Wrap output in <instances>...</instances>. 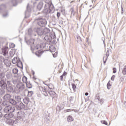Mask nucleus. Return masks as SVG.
Returning a JSON list of instances; mask_svg holds the SVG:
<instances>
[{
    "label": "nucleus",
    "mask_w": 126,
    "mask_h": 126,
    "mask_svg": "<svg viewBox=\"0 0 126 126\" xmlns=\"http://www.w3.org/2000/svg\"><path fill=\"white\" fill-rule=\"evenodd\" d=\"M9 102L7 101H3L2 103V106H4L3 109L4 113H10L9 114H6L4 115L5 119H13L14 118V114H12L14 112H15V107L12 105H9Z\"/></svg>",
    "instance_id": "obj_1"
},
{
    "label": "nucleus",
    "mask_w": 126,
    "mask_h": 126,
    "mask_svg": "<svg viewBox=\"0 0 126 126\" xmlns=\"http://www.w3.org/2000/svg\"><path fill=\"white\" fill-rule=\"evenodd\" d=\"M5 89H6L8 92L13 93V94L18 93L16 87L13 86L9 81H7V85Z\"/></svg>",
    "instance_id": "obj_2"
},
{
    "label": "nucleus",
    "mask_w": 126,
    "mask_h": 126,
    "mask_svg": "<svg viewBox=\"0 0 126 126\" xmlns=\"http://www.w3.org/2000/svg\"><path fill=\"white\" fill-rule=\"evenodd\" d=\"M48 34H50V29L48 28H45L43 29V35H45L44 37L45 41L48 43V44H55V42H52V37L51 36L48 35Z\"/></svg>",
    "instance_id": "obj_3"
},
{
    "label": "nucleus",
    "mask_w": 126,
    "mask_h": 126,
    "mask_svg": "<svg viewBox=\"0 0 126 126\" xmlns=\"http://www.w3.org/2000/svg\"><path fill=\"white\" fill-rule=\"evenodd\" d=\"M45 3L43 12L45 14H49L51 11V7L52 6V4L50 3V1L45 2Z\"/></svg>",
    "instance_id": "obj_4"
},
{
    "label": "nucleus",
    "mask_w": 126,
    "mask_h": 126,
    "mask_svg": "<svg viewBox=\"0 0 126 126\" xmlns=\"http://www.w3.org/2000/svg\"><path fill=\"white\" fill-rule=\"evenodd\" d=\"M6 123L10 126H14V125H16L18 123V120L16 118H11L7 119Z\"/></svg>",
    "instance_id": "obj_5"
},
{
    "label": "nucleus",
    "mask_w": 126,
    "mask_h": 126,
    "mask_svg": "<svg viewBox=\"0 0 126 126\" xmlns=\"http://www.w3.org/2000/svg\"><path fill=\"white\" fill-rule=\"evenodd\" d=\"M36 20L39 21L37 23L41 27H45L46 26V24L47 23L46 20L43 19L42 18H38L36 19Z\"/></svg>",
    "instance_id": "obj_6"
},
{
    "label": "nucleus",
    "mask_w": 126,
    "mask_h": 126,
    "mask_svg": "<svg viewBox=\"0 0 126 126\" xmlns=\"http://www.w3.org/2000/svg\"><path fill=\"white\" fill-rule=\"evenodd\" d=\"M25 117V113H24V112L19 111L17 112V119L20 120V121H23V119H24Z\"/></svg>",
    "instance_id": "obj_7"
},
{
    "label": "nucleus",
    "mask_w": 126,
    "mask_h": 126,
    "mask_svg": "<svg viewBox=\"0 0 126 126\" xmlns=\"http://www.w3.org/2000/svg\"><path fill=\"white\" fill-rule=\"evenodd\" d=\"M35 32H36L37 34L39 36H43L44 35V29L42 28H35L34 29Z\"/></svg>",
    "instance_id": "obj_8"
},
{
    "label": "nucleus",
    "mask_w": 126,
    "mask_h": 126,
    "mask_svg": "<svg viewBox=\"0 0 126 126\" xmlns=\"http://www.w3.org/2000/svg\"><path fill=\"white\" fill-rule=\"evenodd\" d=\"M25 88V86H24V84H23V83L19 82L16 85V89L18 91V90L19 91H22V90H24Z\"/></svg>",
    "instance_id": "obj_9"
},
{
    "label": "nucleus",
    "mask_w": 126,
    "mask_h": 126,
    "mask_svg": "<svg viewBox=\"0 0 126 126\" xmlns=\"http://www.w3.org/2000/svg\"><path fill=\"white\" fill-rule=\"evenodd\" d=\"M4 63L5 65L6 66H10V61H9V59L7 57H6L5 58H1V60L0 62H2Z\"/></svg>",
    "instance_id": "obj_10"
},
{
    "label": "nucleus",
    "mask_w": 126,
    "mask_h": 126,
    "mask_svg": "<svg viewBox=\"0 0 126 126\" xmlns=\"http://www.w3.org/2000/svg\"><path fill=\"white\" fill-rule=\"evenodd\" d=\"M28 43H29L32 51H33V50H38V47L34 45V40L30 39L28 41Z\"/></svg>",
    "instance_id": "obj_11"
},
{
    "label": "nucleus",
    "mask_w": 126,
    "mask_h": 126,
    "mask_svg": "<svg viewBox=\"0 0 126 126\" xmlns=\"http://www.w3.org/2000/svg\"><path fill=\"white\" fill-rule=\"evenodd\" d=\"M16 106L18 110H21L25 108V105L21 101L17 102Z\"/></svg>",
    "instance_id": "obj_12"
},
{
    "label": "nucleus",
    "mask_w": 126,
    "mask_h": 126,
    "mask_svg": "<svg viewBox=\"0 0 126 126\" xmlns=\"http://www.w3.org/2000/svg\"><path fill=\"white\" fill-rule=\"evenodd\" d=\"M30 12H31V7L29 6V4H28L27 6V10L25 12V18L29 17L30 16Z\"/></svg>",
    "instance_id": "obj_13"
},
{
    "label": "nucleus",
    "mask_w": 126,
    "mask_h": 126,
    "mask_svg": "<svg viewBox=\"0 0 126 126\" xmlns=\"http://www.w3.org/2000/svg\"><path fill=\"white\" fill-rule=\"evenodd\" d=\"M2 53L3 54V56H7V54H8V47H4L2 48Z\"/></svg>",
    "instance_id": "obj_14"
},
{
    "label": "nucleus",
    "mask_w": 126,
    "mask_h": 126,
    "mask_svg": "<svg viewBox=\"0 0 126 126\" xmlns=\"http://www.w3.org/2000/svg\"><path fill=\"white\" fill-rule=\"evenodd\" d=\"M6 85H7V83H6L4 80H1V81H0V87L5 89L6 88Z\"/></svg>",
    "instance_id": "obj_15"
},
{
    "label": "nucleus",
    "mask_w": 126,
    "mask_h": 126,
    "mask_svg": "<svg viewBox=\"0 0 126 126\" xmlns=\"http://www.w3.org/2000/svg\"><path fill=\"white\" fill-rule=\"evenodd\" d=\"M11 98V95L9 94H6L3 96V99L5 101H9Z\"/></svg>",
    "instance_id": "obj_16"
},
{
    "label": "nucleus",
    "mask_w": 126,
    "mask_h": 126,
    "mask_svg": "<svg viewBox=\"0 0 126 126\" xmlns=\"http://www.w3.org/2000/svg\"><path fill=\"white\" fill-rule=\"evenodd\" d=\"M43 5H44V3L42 1H40L37 6V9L38 10H41L42 8H43Z\"/></svg>",
    "instance_id": "obj_17"
},
{
    "label": "nucleus",
    "mask_w": 126,
    "mask_h": 126,
    "mask_svg": "<svg viewBox=\"0 0 126 126\" xmlns=\"http://www.w3.org/2000/svg\"><path fill=\"white\" fill-rule=\"evenodd\" d=\"M9 103H10L12 105H13L14 106H16V104H17V102L12 98L9 99Z\"/></svg>",
    "instance_id": "obj_18"
},
{
    "label": "nucleus",
    "mask_w": 126,
    "mask_h": 126,
    "mask_svg": "<svg viewBox=\"0 0 126 126\" xmlns=\"http://www.w3.org/2000/svg\"><path fill=\"white\" fill-rule=\"evenodd\" d=\"M29 102H30V99H29V97H26L23 99V103H24V104L28 105V103H29Z\"/></svg>",
    "instance_id": "obj_19"
},
{
    "label": "nucleus",
    "mask_w": 126,
    "mask_h": 126,
    "mask_svg": "<svg viewBox=\"0 0 126 126\" xmlns=\"http://www.w3.org/2000/svg\"><path fill=\"white\" fill-rule=\"evenodd\" d=\"M19 61V58H17V57H15L12 60V63H13V64H15L16 63H18V61Z\"/></svg>",
    "instance_id": "obj_20"
},
{
    "label": "nucleus",
    "mask_w": 126,
    "mask_h": 126,
    "mask_svg": "<svg viewBox=\"0 0 126 126\" xmlns=\"http://www.w3.org/2000/svg\"><path fill=\"white\" fill-rule=\"evenodd\" d=\"M17 65L18 67H20V68H22V67H23V64H22V62L20 61V60L17 63Z\"/></svg>",
    "instance_id": "obj_21"
},
{
    "label": "nucleus",
    "mask_w": 126,
    "mask_h": 126,
    "mask_svg": "<svg viewBox=\"0 0 126 126\" xmlns=\"http://www.w3.org/2000/svg\"><path fill=\"white\" fill-rule=\"evenodd\" d=\"M15 100L17 102H21V96L20 95H17L15 97Z\"/></svg>",
    "instance_id": "obj_22"
},
{
    "label": "nucleus",
    "mask_w": 126,
    "mask_h": 126,
    "mask_svg": "<svg viewBox=\"0 0 126 126\" xmlns=\"http://www.w3.org/2000/svg\"><path fill=\"white\" fill-rule=\"evenodd\" d=\"M68 100L71 104H73L75 102V100H74V97L73 96H70Z\"/></svg>",
    "instance_id": "obj_23"
},
{
    "label": "nucleus",
    "mask_w": 126,
    "mask_h": 126,
    "mask_svg": "<svg viewBox=\"0 0 126 126\" xmlns=\"http://www.w3.org/2000/svg\"><path fill=\"white\" fill-rule=\"evenodd\" d=\"M76 41L78 43H81L82 42V40H81V37L79 36V35L76 36Z\"/></svg>",
    "instance_id": "obj_24"
},
{
    "label": "nucleus",
    "mask_w": 126,
    "mask_h": 126,
    "mask_svg": "<svg viewBox=\"0 0 126 126\" xmlns=\"http://www.w3.org/2000/svg\"><path fill=\"white\" fill-rule=\"evenodd\" d=\"M108 57H109V52L107 51L105 57H103V61H104V60H105V61H106L107 60H108ZM105 61H103L104 63H106Z\"/></svg>",
    "instance_id": "obj_25"
},
{
    "label": "nucleus",
    "mask_w": 126,
    "mask_h": 126,
    "mask_svg": "<svg viewBox=\"0 0 126 126\" xmlns=\"http://www.w3.org/2000/svg\"><path fill=\"white\" fill-rule=\"evenodd\" d=\"M12 71L14 74H17V73H18V69L17 68H14L12 69Z\"/></svg>",
    "instance_id": "obj_26"
},
{
    "label": "nucleus",
    "mask_w": 126,
    "mask_h": 126,
    "mask_svg": "<svg viewBox=\"0 0 126 126\" xmlns=\"http://www.w3.org/2000/svg\"><path fill=\"white\" fill-rule=\"evenodd\" d=\"M73 121V118H72V116H69L67 117V122H70Z\"/></svg>",
    "instance_id": "obj_27"
},
{
    "label": "nucleus",
    "mask_w": 126,
    "mask_h": 126,
    "mask_svg": "<svg viewBox=\"0 0 126 126\" xmlns=\"http://www.w3.org/2000/svg\"><path fill=\"white\" fill-rule=\"evenodd\" d=\"M11 3L13 6H16V5H17V1L16 0H12Z\"/></svg>",
    "instance_id": "obj_28"
},
{
    "label": "nucleus",
    "mask_w": 126,
    "mask_h": 126,
    "mask_svg": "<svg viewBox=\"0 0 126 126\" xmlns=\"http://www.w3.org/2000/svg\"><path fill=\"white\" fill-rule=\"evenodd\" d=\"M22 80L24 83L27 84V77H26V76H24L22 78Z\"/></svg>",
    "instance_id": "obj_29"
},
{
    "label": "nucleus",
    "mask_w": 126,
    "mask_h": 126,
    "mask_svg": "<svg viewBox=\"0 0 126 126\" xmlns=\"http://www.w3.org/2000/svg\"><path fill=\"white\" fill-rule=\"evenodd\" d=\"M41 92L44 94V96H47L48 95V94H47V91L45 89L42 88Z\"/></svg>",
    "instance_id": "obj_30"
},
{
    "label": "nucleus",
    "mask_w": 126,
    "mask_h": 126,
    "mask_svg": "<svg viewBox=\"0 0 126 126\" xmlns=\"http://www.w3.org/2000/svg\"><path fill=\"white\" fill-rule=\"evenodd\" d=\"M97 99L98 101H99V103L100 104V105H102V104H103L105 101V99L103 98L100 99V98L98 97Z\"/></svg>",
    "instance_id": "obj_31"
},
{
    "label": "nucleus",
    "mask_w": 126,
    "mask_h": 126,
    "mask_svg": "<svg viewBox=\"0 0 126 126\" xmlns=\"http://www.w3.org/2000/svg\"><path fill=\"white\" fill-rule=\"evenodd\" d=\"M122 73L123 75H126V65H125L122 70Z\"/></svg>",
    "instance_id": "obj_32"
},
{
    "label": "nucleus",
    "mask_w": 126,
    "mask_h": 126,
    "mask_svg": "<svg viewBox=\"0 0 126 126\" xmlns=\"http://www.w3.org/2000/svg\"><path fill=\"white\" fill-rule=\"evenodd\" d=\"M5 93V91L4 90L2 89H0V96H1V95H3V94H4Z\"/></svg>",
    "instance_id": "obj_33"
},
{
    "label": "nucleus",
    "mask_w": 126,
    "mask_h": 126,
    "mask_svg": "<svg viewBox=\"0 0 126 126\" xmlns=\"http://www.w3.org/2000/svg\"><path fill=\"white\" fill-rule=\"evenodd\" d=\"M4 78V74L3 73H0V80H2Z\"/></svg>",
    "instance_id": "obj_34"
},
{
    "label": "nucleus",
    "mask_w": 126,
    "mask_h": 126,
    "mask_svg": "<svg viewBox=\"0 0 126 126\" xmlns=\"http://www.w3.org/2000/svg\"><path fill=\"white\" fill-rule=\"evenodd\" d=\"M49 94H50L52 97H54V96L56 97V93L55 92H50Z\"/></svg>",
    "instance_id": "obj_35"
},
{
    "label": "nucleus",
    "mask_w": 126,
    "mask_h": 126,
    "mask_svg": "<svg viewBox=\"0 0 126 126\" xmlns=\"http://www.w3.org/2000/svg\"><path fill=\"white\" fill-rule=\"evenodd\" d=\"M6 76L8 79H11V78H12V76L11 75V74H7Z\"/></svg>",
    "instance_id": "obj_36"
},
{
    "label": "nucleus",
    "mask_w": 126,
    "mask_h": 126,
    "mask_svg": "<svg viewBox=\"0 0 126 126\" xmlns=\"http://www.w3.org/2000/svg\"><path fill=\"white\" fill-rule=\"evenodd\" d=\"M8 16V13H7V11H4V13L3 14V17H6Z\"/></svg>",
    "instance_id": "obj_37"
},
{
    "label": "nucleus",
    "mask_w": 126,
    "mask_h": 126,
    "mask_svg": "<svg viewBox=\"0 0 126 126\" xmlns=\"http://www.w3.org/2000/svg\"><path fill=\"white\" fill-rule=\"evenodd\" d=\"M28 32H29V35H32V33H33V31H32V29L31 28H30L29 30H28Z\"/></svg>",
    "instance_id": "obj_38"
},
{
    "label": "nucleus",
    "mask_w": 126,
    "mask_h": 126,
    "mask_svg": "<svg viewBox=\"0 0 126 126\" xmlns=\"http://www.w3.org/2000/svg\"><path fill=\"white\" fill-rule=\"evenodd\" d=\"M101 124H103V125H105L106 126L108 125V122H107V121H101Z\"/></svg>",
    "instance_id": "obj_39"
},
{
    "label": "nucleus",
    "mask_w": 126,
    "mask_h": 126,
    "mask_svg": "<svg viewBox=\"0 0 126 126\" xmlns=\"http://www.w3.org/2000/svg\"><path fill=\"white\" fill-rule=\"evenodd\" d=\"M72 111H73V109H69L65 110V113H68V112H72Z\"/></svg>",
    "instance_id": "obj_40"
},
{
    "label": "nucleus",
    "mask_w": 126,
    "mask_h": 126,
    "mask_svg": "<svg viewBox=\"0 0 126 126\" xmlns=\"http://www.w3.org/2000/svg\"><path fill=\"white\" fill-rule=\"evenodd\" d=\"M26 85H27V87H28L29 89H30V88H32V85L30 84H26Z\"/></svg>",
    "instance_id": "obj_41"
},
{
    "label": "nucleus",
    "mask_w": 126,
    "mask_h": 126,
    "mask_svg": "<svg viewBox=\"0 0 126 126\" xmlns=\"http://www.w3.org/2000/svg\"><path fill=\"white\" fill-rule=\"evenodd\" d=\"M72 88L74 91H75V89H76V86H75V84H72Z\"/></svg>",
    "instance_id": "obj_42"
},
{
    "label": "nucleus",
    "mask_w": 126,
    "mask_h": 126,
    "mask_svg": "<svg viewBox=\"0 0 126 126\" xmlns=\"http://www.w3.org/2000/svg\"><path fill=\"white\" fill-rule=\"evenodd\" d=\"M14 47H15V44H14V43H11L10 45V47L11 49H13V48H14Z\"/></svg>",
    "instance_id": "obj_43"
},
{
    "label": "nucleus",
    "mask_w": 126,
    "mask_h": 126,
    "mask_svg": "<svg viewBox=\"0 0 126 126\" xmlns=\"http://www.w3.org/2000/svg\"><path fill=\"white\" fill-rule=\"evenodd\" d=\"M45 121H47V122H49L50 121V117L49 116H46L45 119Z\"/></svg>",
    "instance_id": "obj_44"
},
{
    "label": "nucleus",
    "mask_w": 126,
    "mask_h": 126,
    "mask_svg": "<svg viewBox=\"0 0 126 126\" xmlns=\"http://www.w3.org/2000/svg\"><path fill=\"white\" fill-rule=\"evenodd\" d=\"M70 11L71 12V14H72L73 15H74V11L73 10V8H71V9H70Z\"/></svg>",
    "instance_id": "obj_45"
},
{
    "label": "nucleus",
    "mask_w": 126,
    "mask_h": 126,
    "mask_svg": "<svg viewBox=\"0 0 126 126\" xmlns=\"http://www.w3.org/2000/svg\"><path fill=\"white\" fill-rule=\"evenodd\" d=\"M102 41L103 42L104 46L106 45V42L105 41V37L102 38Z\"/></svg>",
    "instance_id": "obj_46"
},
{
    "label": "nucleus",
    "mask_w": 126,
    "mask_h": 126,
    "mask_svg": "<svg viewBox=\"0 0 126 126\" xmlns=\"http://www.w3.org/2000/svg\"><path fill=\"white\" fill-rule=\"evenodd\" d=\"M115 77H116V76L115 75H113L111 77V80H112V81H114V80H115Z\"/></svg>",
    "instance_id": "obj_47"
},
{
    "label": "nucleus",
    "mask_w": 126,
    "mask_h": 126,
    "mask_svg": "<svg viewBox=\"0 0 126 126\" xmlns=\"http://www.w3.org/2000/svg\"><path fill=\"white\" fill-rule=\"evenodd\" d=\"M57 16L58 18H60V17L61 16V13L58 12L57 14Z\"/></svg>",
    "instance_id": "obj_48"
},
{
    "label": "nucleus",
    "mask_w": 126,
    "mask_h": 126,
    "mask_svg": "<svg viewBox=\"0 0 126 126\" xmlns=\"http://www.w3.org/2000/svg\"><path fill=\"white\" fill-rule=\"evenodd\" d=\"M113 73H116V72H117V68H113Z\"/></svg>",
    "instance_id": "obj_49"
},
{
    "label": "nucleus",
    "mask_w": 126,
    "mask_h": 126,
    "mask_svg": "<svg viewBox=\"0 0 126 126\" xmlns=\"http://www.w3.org/2000/svg\"><path fill=\"white\" fill-rule=\"evenodd\" d=\"M3 65H2V62H0V68H2V67H3Z\"/></svg>",
    "instance_id": "obj_50"
},
{
    "label": "nucleus",
    "mask_w": 126,
    "mask_h": 126,
    "mask_svg": "<svg viewBox=\"0 0 126 126\" xmlns=\"http://www.w3.org/2000/svg\"><path fill=\"white\" fill-rule=\"evenodd\" d=\"M63 75H61L60 76V80L61 81H63Z\"/></svg>",
    "instance_id": "obj_51"
},
{
    "label": "nucleus",
    "mask_w": 126,
    "mask_h": 126,
    "mask_svg": "<svg viewBox=\"0 0 126 126\" xmlns=\"http://www.w3.org/2000/svg\"><path fill=\"white\" fill-rule=\"evenodd\" d=\"M58 55V53L56 52L54 54H53L54 58H56Z\"/></svg>",
    "instance_id": "obj_52"
},
{
    "label": "nucleus",
    "mask_w": 126,
    "mask_h": 126,
    "mask_svg": "<svg viewBox=\"0 0 126 126\" xmlns=\"http://www.w3.org/2000/svg\"><path fill=\"white\" fill-rule=\"evenodd\" d=\"M32 94H33V93L32 92H29L28 95H30L31 96Z\"/></svg>",
    "instance_id": "obj_53"
},
{
    "label": "nucleus",
    "mask_w": 126,
    "mask_h": 126,
    "mask_svg": "<svg viewBox=\"0 0 126 126\" xmlns=\"http://www.w3.org/2000/svg\"><path fill=\"white\" fill-rule=\"evenodd\" d=\"M1 119H2V113H1V112H0V121Z\"/></svg>",
    "instance_id": "obj_54"
},
{
    "label": "nucleus",
    "mask_w": 126,
    "mask_h": 126,
    "mask_svg": "<svg viewBox=\"0 0 126 126\" xmlns=\"http://www.w3.org/2000/svg\"><path fill=\"white\" fill-rule=\"evenodd\" d=\"M2 5H1L0 7V13L1 12V10H2V11H4L3 10H2Z\"/></svg>",
    "instance_id": "obj_55"
},
{
    "label": "nucleus",
    "mask_w": 126,
    "mask_h": 126,
    "mask_svg": "<svg viewBox=\"0 0 126 126\" xmlns=\"http://www.w3.org/2000/svg\"><path fill=\"white\" fill-rule=\"evenodd\" d=\"M107 86L108 89H110V88H109V86H111V85H110V83H107Z\"/></svg>",
    "instance_id": "obj_56"
},
{
    "label": "nucleus",
    "mask_w": 126,
    "mask_h": 126,
    "mask_svg": "<svg viewBox=\"0 0 126 126\" xmlns=\"http://www.w3.org/2000/svg\"><path fill=\"white\" fill-rule=\"evenodd\" d=\"M12 83L13 84H14V85H16V81H15L14 80H13Z\"/></svg>",
    "instance_id": "obj_57"
},
{
    "label": "nucleus",
    "mask_w": 126,
    "mask_h": 126,
    "mask_svg": "<svg viewBox=\"0 0 126 126\" xmlns=\"http://www.w3.org/2000/svg\"><path fill=\"white\" fill-rule=\"evenodd\" d=\"M122 8V12H121V14H124V8H123V7H121Z\"/></svg>",
    "instance_id": "obj_58"
},
{
    "label": "nucleus",
    "mask_w": 126,
    "mask_h": 126,
    "mask_svg": "<svg viewBox=\"0 0 126 126\" xmlns=\"http://www.w3.org/2000/svg\"><path fill=\"white\" fill-rule=\"evenodd\" d=\"M73 111L75 112V113H78V112H79V110H73Z\"/></svg>",
    "instance_id": "obj_59"
},
{
    "label": "nucleus",
    "mask_w": 126,
    "mask_h": 126,
    "mask_svg": "<svg viewBox=\"0 0 126 126\" xmlns=\"http://www.w3.org/2000/svg\"><path fill=\"white\" fill-rule=\"evenodd\" d=\"M52 48H53V50H51V52H55L56 51V48H55V47L52 46Z\"/></svg>",
    "instance_id": "obj_60"
},
{
    "label": "nucleus",
    "mask_w": 126,
    "mask_h": 126,
    "mask_svg": "<svg viewBox=\"0 0 126 126\" xmlns=\"http://www.w3.org/2000/svg\"><path fill=\"white\" fill-rule=\"evenodd\" d=\"M66 74V72H64L63 73V76H65V75Z\"/></svg>",
    "instance_id": "obj_61"
},
{
    "label": "nucleus",
    "mask_w": 126,
    "mask_h": 126,
    "mask_svg": "<svg viewBox=\"0 0 126 126\" xmlns=\"http://www.w3.org/2000/svg\"><path fill=\"white\" fill-rule=\"evenodd\" d=\"M89 93H86L85 94V96H88V95H89Z\"/></svg>",
    "instance_id": "obj_62"
},
{
    "label": "nucleus",
    "mask_w": 126,
    "mask_h": 126,
    "mask_svg": "<svg viewBox=\"0 0 126 126\" xmlns=\"http://www.w3.org/2000/svg\"><path fill=\"white\" fill-rule=\"evenodd\" d=\"M75 81H78V79H76V80H75Z\"/></svg>",
    "instance_id": "obj_63"
},
{
    "label": "nucleus",
    "mask_w": 126,
    "mask_h": 126,
    "mask_svg": "<svg viewBox=\"0 0 126 126\" xmlns=\"http://www.w3.org/2000/svg\"><path fill=\"white\" fill-rule=\"evenodd\" d=\"M35 74V73L34 72H33V74Z\"/></svg>",
    "instance_id": "obj_64"
}]
</instances>
